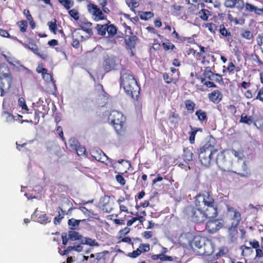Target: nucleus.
Instances as JSON below:
<instances>
[{
	"mask_svg": "<svg viewBox=\"0 0 263 263\" xmlns=\"http://www.w3.org/2000/svg\"><path fill=\"white\" fill-rule=\"evenodd\" d=\"M120 85L127 95L137 101L140 95V88L134 76L129 71H122L120 77Z\"/></svg>",
	"mask_w": 263,
	"mask_h": 263,
	"instance_id": "nucleus-1",
	"label": "nucleus"
},
{
	"mask_svg": "<svg viewBox=\"0 0 263 263\" xmlns=\"http://www.w3.org/2000/svg\"><path fill=\"white\" fill-rule=\"evenodd\" d=\"M195 205L197 208L211 210L212 214H208L211 217H216L218 215L214 199L208 192L204 191L197 195L195 197Z\"/></svg>",
	"mask_w": 263,
	"mask_h": 263,
	"instance_id": "nucleus-2",
	"label": "nucleus"
},
{
	"mask_svg": "<svg viewBox=\"0 0 263 263\" xmlns=\"http://www.w3.org/2000/svg\"><path fill=\"white\" fill-rule=\"evenodd\" d=\"M184 213L191 220L196 223H201L205 221L208 218H211L208 214H211L208 209L205 211L202 208H197L196 206L188 205L184 209Z\"/></svg>",
	"mask_w": 263,
	"mask_h": 263,
	"instance_id": "nucleus-3",
	"label": "nucleus"
},
{
	"mask_svg": "<svg viewBox=\"0 0 263 263\" xmlns=\"http://www.w3.org/2000/svg\"><path fill=\"white\" fill-rule=\"evenodd\" d=\"M0 74L1 96L3 97L5 90H8L11 87L13 77L8 66L5 63H0Z\"/></svg>",
	"mask_w": 263,
	"mask_h": 263,
	"instance_id": "nucleus-4",
	"label": "nucleus"
},
{
	"mask_svg": "<svg viewBox=\"0 0 263 263\" xmlns=\"http://www.w3.org/2000/svg\"><path fill=\"white\" fill-rule=\"evenodd\" d=\"M213 81L219 84L223 83L221 74L213 72L210 66L205 67L201 78V83L208 88H216L217 86Z\"/></svg>",
	"mask_w": 263,
	"mask_h": 263,
	"instance_id": "nucleus-5",
	"label": "nucleus"
},
{
	"mask_svg": "<svg viewBox=\"0 0 263 263\" xmlns=\"http://www.w3.org/2000/svg\"><path fill=\"white\" fill-rule=\"evenodd\" d=\"M218 152L211 144H205L198 150V158L202 165L205 167L211 166L214 155Z\"/></svg>",
	"mask_w": 263,
	"mask_h": 263,
	"instance_id": "nucleus-6",
	"label": "nucleus"
},
{
	"mask_svg": "<svg viewBox=\"0 0 263 263\" xmlns=\"http://www.w3.org/2000/svg\"><path fill=\"white\" fill-rule=\"evenodd\" d=\"M116 133L119 135H124L125 129L126 117L121 112L112 110L108 117Z\"/></svg>",
	"mask_w": 263,
	"mask_h": 263,
	"instance_id": "nucleus-7",
	"label": "nucleus"
},
{
	"mask_svg": "<svg viewBox=\"0 0 263 263\" xmlns=\"http://www.w3.org/2000/svg\"><path fill=\"white\" fill-rule=\"evenodd\" d=\"M193 147L192 146L184 147L183 148V153L182 156V159H179L177 161L176 164L182 168L188 166V162L193 160Z\"/></svg>",
	"mask_w": 263,
	"mask_h": 263,
	"instance_id": "nucleus-8",
	"label": "nucleus"
},
{
	"mask_svg": "<svg viewBox=\"0 0 263 263\" xmlns=\"http://www.w3.org/2000/svg\"><path fill=\"white\" fill-rule=\"evenodd\" d=\"M223 23L222 19L215 15L210 20V22L203 24L202 27L207 28L212 34H215L216 31L220 27L221 25L223 24Z\"/></svg>",
	"mask_w": 263,
	"mask_h": 263,
	"instance_id": "nucleus-9",
	"label": "nucleus"
},
{
	"mask_svg": "<svg viewBox=\"0 0 263 263\" xmlns=\"http://www.w3.org/2000/svg\"><path fill=\"white\" fill-rule=\"evenodd\" d=\"M216 163L218 167L224 172H229L231 171V166L232 163L230 161L226 159L224 152H220L217 155L216 158Z\"/></svg>",
	"mask_w": 263,
	"mask_h": 263,
	"instance_id": "nucleus-10",
	"label": "nucleus"
},
{
	"mask_svg": "<svg viewBox=\"0 0 263 263\" xmlns=\"http://www.w3.org/2000/svg\"><path fill=\"white\" fill-rule=\"evenodd\" d=\"M242 9L247 13V15L253 13L258 16L263 15V6L259 8L248 2L242 3L240 10Z\"/></svg>",
	"mask_w": 263,
	"mask_h": 263,
	"instance_id": "nucleus-11",
	"label": "nucleus"
},
{
	"mask_svg": "<svg viewBox=\"0 0 263 263\" xmlns=\"http://www.w3.org/2000/svg\"><path fill=\"white\" fill-rule=\"evenodd\" d=\"M200 241L198 242L196 241L195 242V246L196 247L199 249L198 253L200 255L209 256L211 255L214 252V248L212 243L209 240L206 242H203L202 245H200Z\"/></svg>",
	"mask_w": 263,
	"mask_h": 263,
	"instance_id": "nucleus-12",
	"label": "nucleus"
},
{
	"mask_svg": "<svg viewBox=\"0 0 263 263\" xmlns=\"http://www.w3.org/2000/svg\"><path fill=\"white\" fill-rule=\"evenodd\" d=\"M87 9L89 13L92 15L95 21L99 22L106 19V16L96 5L90 3L87 5Z\"/></svg>",
	"mask_w": 263,
	"mask_h": 263,
	"instance_id": "nucleus-13",
	"label": "nucleus"
},
{
	"mask_svg": "<svg viewBox=\"0 0 263 263\" xmlns=\"http://www.w3.org/2000/svg\"><path fill=\"white\" fill-rule=\"evenodd\" d=\"M228 216L231 221V224L238 226L241 221V215L239 211L236 209L228 206Z\"/></svg>",
	"mask_w": 263,
	"mask_h": 263,
	"instance_id": "nucleus-14",
	"label": "nucleus"
},
{
	"mask_svg": "<svg viewBox=\"0 0 263 263\" xmlns=\"http://www.w3.org/2000/svg\"><path fill=\"white\" fill-rule=\"evenodd\" d=\"M14 40H17V41L22 44L25 48L30 49L33 53L37 55L40 58L43 60H45L47 56L46 54L43 53H41L40 52V50L37 47V46L34 43L29 42L28 43H23L22 41L17 40L16 37L13 38Z\"/></svg>",
	"mask_w": 263,
	"mask_h": 263,
	"instance_id": "nucleus-15",
	"label": "nucleus"
},
{
	"mask_svg": "<svg viewBox=\"0 0 263 263\" xmlns=\"http://www.w3.org/2000/svg\"><path fill=\"white\" fill-rule=\"evenodd\" d=\"M223 224L218 219L210 220L206 224V230L211 233L213 234L222 228Z\"/></svg>",
	"mask_w": 263,
	"mask_h": 263,
	"instance_id": "nucleus-16",
	"label": "nucleus"
},
{
	"mask_svg": "<svg viewBox=\"0 0 263 263\" xmlns=\"http://www.w3.org/2000/svg\"><path fill=\"white\" fill-rule=\"evenodd\" d=\"M198 46L199 48V51L197 53L196 59L200 61L202 65L209 64L210 62L206 58L210 57V54L206 52V48L201 45H198Z\"/></svg>",
	"mask_w": 263,
	"mask_h": 263,
	"instance_id": "nucleus-17",
	"label": "nucleus"
},
{
	"mask_svg": "<svg viewBox=\"0 0 263 263\" xmlns=\"http://www.w3.org/2000/svg\"><path fill=\"white\" fill-rule=\"evenodd\" d=\"M227 26L228 25L224 22L217 31L221 38H224L228 42L231 43L233 41V36L230 29L226 28Z\"/></svg>",
	"mask_w": 263,
	"mask_h": 263,
	"instance_id": "nucleus-18",
	"label": "nucleus"
},
{
	"mask_svg": "<svg viewBox=\"0 0 263 263\" xmlns=\"http://www.w3.org/2000/svg\"><path fill=\"white\" fill-rule=\"evenodd\" d=\"M208 98L211 102L214 104H218L221 101L223 98V95L220 90L216 89L209 93L208 94Z\"/></svg>",
	"mask_w": 263,
	"mask_h": 263,
	"instance_id": "nucleus-19",
	"label": "nucleus"
},
{
	"mask_svg": "<svg viewBox=\"0 0 263 263\" xmlns=\"http://www.w3.org/2000/svg\"><path fill=\"white\" fill-rule=\"evenodd\" d=\"M79 26L81 28L89 35L93 34V31L92 29V24L89 22L86 18H84L81 19L78 22Z\"/></svg>",
	"mask_w": 263,
	"mask_h": 263,
	"instance_id": "nucleus-20",
	"label": "nucleus"
},
{
	"mask_svg": "<svg viewBox=\"0 0 263 263\" xmlns=\"http://www.w3.org/2000/svg\"><path fill=\"white\" fill-rule=\"evenodd\" d=\"M181 118L179 114L176 111H170L168 115V120L170 123L174 126V128L178 127L179 121Z\"/></svg>",
	"mask_w": 263,
	"mask_h": 263,
	"instance_id": "nucleus-21",
	"label": "nucleus"
},
{
	"mask_svg": "<svg viewBox=\"0 0 263 263\" xmlns=\"http://www.w3.org/2000/svg\"><path fill=\"white\" fill-rule=\"evenodd\" d=\"M92 156L98 161L105 163L107 160L108 157L106 154L101 149L93 151Z\"/></svg>",
	"mask_w": 263,
	"mask_h": 263,
	"instance_id": "nucleus-22",
	"label": "nucleus"
},
{
	"mask_svg": "<svg viewBox=\"0 0 263 263\" xmlns=\"http://www.w3.org/2000/svg\"><path fill=\"white\" fill-rule=\"evenodd\" d=\"M137 40L138 37L136 35H126L124 39L126 48L131 50L135 48Z\"/></svg>",
	"mask_w": 263,
	"mask_h": 263,
	"instance_id": "nucleus-23",
	"label": "nucleus"
},
{
	"mask_svg": "<svg viewBox=\"0 0 263 263\" xmlns=\"http://www.w3.org/2000/svg\"><path fill=\"white\" fill-rule=\"evenodd\" d=\"M243 2V0H225L224 5L227 8L237 7L238 9H240Z\"/></svg>",
	"mask_w": 263,
	"mask_h": 263,
	"instance_id": "nucleus-24",
	"label": "nucleus"
},
{
	"mask_svg": "<svg viewBox=\"0 0 263 263\" xmlns=\"http://www.w3.org/2000/svg\"><path fill=\"white\" fill-rule=\"evenodd\" d=\"M238 227L231 224L228 228V236L232 241L237 239L238 234Z\"/></svg>",
	"mask_w": 263,
	"mask_h": 263,
	"instance_id": "nucleus-25",
	"label": "nucleus"
},
{
	"mask_svg": "<svg viewBox=\"0 0 263 263\" xmlns=\"http://www.w3.org/2000/svg\"><path fill=\"white\" fill-rule=\"evenodd\" d=\"M198 120L201 124L206 123L208 121V116L206 112L201 109L197 110L195 112Z\"/></svg>",
	"mask_w": 263,
	"mask_h": 263,
	"instance_id": "nucleus-26",
	"label": "nucleus"
},
{
	"mask_svg": "<svg viewBox=\"0 0 263 263\" xmlns=\"http://www.w3.org/2000/svg\"><path fill=\"white\" fill-rule=\"evenodd\" d=\"M131 214L136 216L132 217L130 219L127 220L126 223L127 227L131 226L134 223H135L137 220H138L141 224H142L144 220V218L143 217V216L139 215L137 212H136L135 214L133 212H131Z\"/></svg>",
	"mask_w": 263,
	"mask_h": 263,
	"instance_id": "nucleus-27",
	"label": "nucleus"
},
{
	"mask_svg": "<svg viewBox=\"0 0 263 263\" xmlns=\"http://www.w3.org/2000/svg\"><path fill=\"white\" fill-rule=\"evenodd\" d=\"M75 35L76 39H73L71 45L73 48L78 49L80 45L79 41H83L85 40V38L80 32H76Z\"/></svg>",
	"mask_w": 263,
	"mask_h": 263,
	"instance_id": "nucleus-28",
	"label": "nucleus"
},
{
	"mask_svg": "<svg viewBox=\"0 0 263 263\" xmlns=\"http://www.w3.org/2000/svg\"><path fill=\"white\" fill-rule=\"evenodd\" d=\"M68 144L67 148L69 151H74L79 146L80 143L76 138L72 137L69 139Z\"/></svg>",
	"mask_w": 263,
	"mask_h": 263,
	"instance_id": "nucleus-29",
	"label": "nucleus"
},
{
	"mask_svg": "<svg viewBox=\"0 0 263 263\" xmlns=\"http://www.w3.org/2000/svg\"><path fill=\"white\" fill-rule=\"evenodd\" d=\"M81 244L88 245L90 247H98L99 243L95 240L88 237H83Z\"/></svg>",
	"mask_w": 263,
	"mask_h": 263,
	"instance_id": "nucleus-30",
	"label": "nucleus"
},
{
	"mask_svg": "<svg viewBox=\"0 0 263 263\" xmlns=\"http://www.w3.org/2000/svg\"><path fill=\"white\" fill-rule=\"evenodd\" d=\"M114 61L112 59L108 57L104 60V70L106 72L110 71L114 66Z\"/></svg>",
	"mask_w": 263,
	"mask_h": 263,
	"instance_id": "nucleus-31",
	"label": "nucleus"
},
{
	"mask_svg": "<svg viewBox=\"0 0 263 263\" xmlns=\"http://www.w3.org/2000/svg\"><path fill=\"white\" fill-rule=\"evenodd\" d=\"M83 220H77L74 218H71L68 221V224L71 230H75L78 228L81 221H85Z\"/></svg>",
	"mask_w": 263,
	"mask_h": 263,
	"instance_id": "nucleus-32",
	"label": "nucleus"
},
{
	"mask_svg": "<svg viewBox=\"0 0 263 263\" xmlns=\"http://www.w3.org/2000/svg\"><path fill=\"white\" fill-rule=\"evenodd\" d=\"M185 108L190 114H192L194 111L195 104L191 100L187 99L184 101Z\"/></svg>",
	"mask_w": 263,
	"mask_h": 263,
	"instance_id": "nucleus-33",
	"label": "nucleus"
},
{
	"mask_svg": "<svg viewBox=\"0 0 263 263\" xmlns=\"http://www.w3.org/2000/svg\"><path fill=\"white\" fill-rule=\"evenodd\" d=\"M68 236L69 238H70L71 240H79L80 243L83 237L78 232L74 231H70L68 233Z\"/></svg>",
	"mask_w": 263,
	"mask_h": 263,
	"instance_id": "nucleus-34",
	"label": "nucleus"
},
{
	"mask_svg": "<svg viewBox=\"0 0 263 263\" xmlns=\"http://www.w3.org/2000/svg\"><path fill=\"white\" fill-rule=\"evenodd\" d=\"M36 108H35V112L37 114L44 117L45 114L48 111L47 107L45 105H40L36 106Z\"/></svg>",
	"mask_w": 263,
	"mask_h": 263,
	"instance_id": "nucleus-35",
	"label": "nucleus"
},
{
	"mask_svg": "<svg viewBox=\"0 0 263 263\" xmlns=\"http://www.w3.org/2000/svg\"><path fill=\"white\" fill-rule=\"evenodd\" d=\"M199 17L203 21H208L210 16L211 15V12L205 9H202L198 13Z\"/></svg>",
	"mask_w": 263,
	"mask_h": 263,
	"instance_id": "nucleus-36",
	"label": "nucleus"
},
{
	"mask_svg": "<svg viewBox=\"0 0 263 263\" xmlns=\"http://www.w3.org/2000/svg\"><path fill=\"white\" fill-rule=\"evenodd\" d=\"M242 167L243 171L242 172H234V173L237 174L240 177H248L251 175V173L247 167L246 162H243Z\"/></svg>",
	"mask_w": 263,
	"mask_h": 263,
	"instance_id": "nucleus-37",
	"label": "nucleus"
},
{
	"mask_svg": "<svg viewBox=\"0 0 263 263\" xmlns=\"http://www.w3.org/2000/svg\"><path fill=\"white\" fill-rule=\"evenodd\" d=\"M107 22L108 24H107L106 31L108 32V35L109 36H114L117 34V28L115 27V26L113 24L108 25L110 23V22L109 21H107Z\"/></svg>",
	"mask_w": 263,
	"mask_h": 263,
	"instance_id": "nucleus-38",
	"label": "nucleus"
},
{
	"mask_svg": "<svg viewBox=\"0 0 263 263\" xmlns=\"http://www.w3.org/2000/svg\"><path fill=\"white\" fill-rule=\"evenodd\" d=\"M59 3L66 10H69L74 5L73 0H58Z\"/></svg>",
	"mask_w": 263,
	"mask_h": 263,
	"instance_id": "nucleus-39",
	"label": "nucleus"
},
{
	"mask_svg": "<svg viewBox=\"0 0 263 263\" xmlns=\"http://www.w3.org/2000/svg\"><path fill=\"white\" fill-rule=\"evenodd\" d=\"M192 130L189 133L190 137H189V141L190 143L193 144L195 142V136L197 133L198 131L202 132V129L200 128H193L191 126H190Z\"/></svg>",
	"mask_w": 263,
	"mask_h": 263,
	"instance_id": "nucleus-40",
	"label": "nucleus"
},
{
	"mask_svg": "<svg viewBox=\"0 0 263 263\" xmlns=\"http://www.w3.org/2000/svg\"><path fill=\"white\" fill-rule=\"evenodd\" d=\"M239 122L250 125L253 122V117L251 116H248L244 113L242 114Z\"/></svg>",
	"mask_w": 263,
	"mask_h": 263,
	"instance_id": "nucleus-41",
	"label": "nucleus"
},
{
	"mask_svg": "<svg viewBox=\"0 0 263 263\" xmlns=\"http://www.w3.org/2000/svg\"><path fill=\"white\" fill-rule=\"evenodd\" d=\"M106 27L107 24L104 25L97 24L95 29L97 30V33L99 35L104 36L106 33Z\"/></svg>",
	"mask_w": 263,
	"mask_h": 263,
	"instance_id": "nucleus-42",
	"label": "nucleus"
},
{
	"mask_svg": "<svg viewBox=\"0 0 263 263\" xmlns=\"http://www.w3.org/2000/svg\"><path fill=\"white\" fill-rule=\"evenodd\" d=\"M47 25L49 27L50 31L51 32H52L54 34H57L58 27L56 19L53 18L51 21L48 22Z\"/></svg>",
	"mask_w": 263,
	"mask_h": 263,
	"instance_id": "nucleus-43",
	"label": "nucleus"
},
{
	"mask_svg": "<svg viewBox=\"0 0 263 263\" xmlns=\"http://www.w3.org/2000/svg\"><path fill=\"white\" fill-rule=\"evenodd\" d=\"M126 4L130 8L132 11H135V8H137L139 4L137 0H125Z\"/></svg>",
	"mask_w": 263,
	"mask_h": 263,
	"instance_id": "nucleus-44",
	"label": "nucleus"
},
{
	"mask_svg": "<svg viewBox=\"0 0 263 263\" xmlns=\"http://www.w3.org/2000/svg\"><path fill=\"white\" fill-rule=\"evenodd\" d=\"M228 17L230 21L233 22L235 25H243L245 23V19L243 17L234 18L231 15H229Z\"/></svg>",
	"mask_w": 263,
	"mask_h": 263,
	"instance_id": "nucleus-45",
	"label": "nucleus"
},
{
	"mask_svg": "<svg viewBox=\"0 0 263 263\" xmlns=\"http://www.w3.org/2000/svg\"><path fill=\"white\" fill-rule=\"evenodd\" d=\"M17 25L20 27L22 33H25L27 31L28 23L27 21L22 20L17 23Z\"/></svg>",
	"mask_w": 263,
	"mask_h": 263,
	"instance_id": "nucleus-46",
	"label": "nucleus"
},
{
	"mask_svg": "<svg viewBox=\"0 0 263 263\" xmlns=\"http://www.w3.org/2000/svg\"><path fill=\"white\" fill-rule=\"evenodd\" d=\"M240 35L242 37L248 40L252 39L253 37V33L248 30H242Z\"/></svg>",
	"mask_w": 263,
	"mask_h": 263,
	"instance_id": "nucleus-47",
	"label": "nucleus"
},
{
	"mask_svg": "<svg viewBox=\"0 0 263 263\" xmlns=\"http://www.w3.org/2000/svg\"><path fill=\"white\" fill-rule=\"evenodd\" d=\"M183 8V6L175 4L172 6V11L176 15H179L181 14V11Z\"/></svg>",
	"mask_w": 263,
	"mask_h": 263,
	"instance_id": "nucleus-48",
	"label": "nucleus"
},
{
	"mask_svg": "<svg viewBox=\"0 0 263 263\" xmlns=\"http://www.w3.org/2000/svg\"><path fill=\"white\" fill-rule=\"evenodd\" d=\"M37 221L41 223H46L49 222L48 217L46 214L41 213L37 217Z\"/></svg>",
	"mask_w": 263,
	"mask_h": 263,
	"instance_id": "nucleus-49",
	"label": "nucleus"
},
{
	"mask_svg": "<svg viewBox=\"0 0 263 263\" xmlns=\"http://www.w3.org/2000/svg\"><path fill=\"white\" fill-rule=\"evenodd\" d=\"M162 47H163V49L165 51H167L169 50H173L176 49L175 46L173 43H171L169 41L168 42L162 43Z\"/></svg>",
	"mask_w": 263,
	"mask_h": 263,
	"instance_id": "nucleus-50",
	"label": "nucleus"
},
{
	"mask_svg": "<svg viewBox=\"0 0 263 263\" xmlns=\"http://www.w3.org/2000/svg\"><path fill=\"white\" fill-rule=\"evenodd\" d=\"M154 16V14L153 12L148 11V12H143L140 15V17L142 20L147 21L149 18L153 17Z\"/></svg>",
	"mask_w": 263,
	"mask_h": 263,
	"instance_id": "nucleus-51",
	"label": "nucleus"
},
{
	"mask_svg": "<svg viewBox=\"0 0 263 263\" xmlns=\"http://www.w3.org/2000/svg\"><path fill=\"white\" fill-rule=\"evenodd\" d=\"M171 36L172 38L177 39V41L179 42H184V39L183 38V36H180L178 32H176L175 28H173V31L172 33Z\"/></svg>",
	"mask_w": 263,
	"mask_h": 263,
	"instance_id": "nucleus-52",
	"label": "nucleus"
},
{
	"mask_svg": "<svg viewBox=\"0 0 263 263\" xmlns=\"http://www.w3.org/2000/svg\"><path fill=\"white\" fill-rule=\"evenodd\" d=\"M68 13L70 16L72 17L75 21H78L79 19V13L77 10L75 9H72L71 10H69L68 11Z\"/></svg>",
	"mask_w": 263,
	"mask_h": 263,
	"instance_id": "nucleus-53",
	"label": "nucleus"
},
{
	"mask_svg": "<svg viewBox=\"0 0 263 263\" xmlns=\"http://www.w3.org/2000/svg\"><path fill=\"white\" fill-rule=\"evenodd\" d=\"M228 253V250L226 248H220L218 252L216 253V256L217 258L225 256Z\"/></svg>",
	"mask_w": 263,
	"mask_h": 263,
	"instance_id": "nucleus-54",
	"label": "nucleus"
},
{
	"mask_svg": "<svg viewBox=\"0 0 263 263\" xmlns=\"http://www.w3.org/2000/svg\"><path fill=\"white\" fill-rule=\"evenodd\" d=\"M74 151L77 153L78 156H82L85 154L86 149L84 146L81 145L80 144Z\"/></svg>",
	"mask_w": 263,
	"mask_h": 263,
	"instance_id": "nucleus-55",
	"label": "nucleus"
},
{
	"mask_svg": "<svg viewBox=\"0 0 263 263\" xmlns=\"http://www.w3.org/2000/svg\"><path fill=\"white\" fill-rule=\"evenodd\" d=\"M257 45L261 50L263 45V33H259L256 37Z\"/></svg>",
	"mask_w": 263,
	"mask_h": 263,
	"instance_id": "nucleus-56",
	"label": "nucleus"
},
{
	"mask_svg": "<svg viewBox=\"0 0 263 263\" xmlns=\"http://www.w3.org/2000/svg\"><path fill=\"white\" fill-rule=\"evenodd\" d=\"M142 253L141 250L140 248H137L136 250L133 251L131 253H129L128 256L131 258H136L139 256Z\"/></svg>",
	"mask_w": 263,
	"mask_h": 263,
	"instance_id": "nucleus-57",
	"label": "nucleus"
},
{
	"mask_svg": "<svg viewBox=\"0 0 263 263\" xmlns=\"http://www.w3.org/2000/svg\"><path fill=\"white\" fill-rule=\"evenodd\" d=\"M18 103L19 106L22 107V109H24L26 111L29 110V109H28L27 105L26 104V102H25L24 98H19Z\"/></svg>",
	"mask_w": 263,
	"mask_h": 263,
	"instance_id": "nucleus-58",
	"label": "nucleus"
},
{
	"mask_svg": "<svg viewBox=\"0 0 263 263\" xmlns=\"http://www.w3.org/2000/svg\"><path fill=\"white\" fill-rule=\"evenodd\" d=\"M139 248L141 250L142 253H144L149 251L150 246L148 243H140Z\"/></svg>",
	"mask_w": 263,
	"mask_h": 263,
	"instance_id": "nucleus-59",
	"label": "nucleus"
},
{
	"mask_svg": "<svg viewBox=\"0 0 263 263\" xmlns=\"http://www.w3.org/2000/svg\"><path fill=\"white\" fill-rule=\"evenodd\" d=\"M62 244L63 246H61V248H65V246L67 244L68 241L70 238H69V236L67 235V233H62Z\"/></svg>",
	"mask_w": 263,
	"mask_h": 263,
	"instance_id": "nucleus-60",
	"label": "nucleus"
},
{
	"mask_svg": "<svg viewBox=\"0 0 263 263\" xmlns=\"http://www.w3.org/2000/svg\"><path fill=\"white\" fill-rule=\"evenodd\" d=\"M235 69V65L233 63V62H230L229 63L228 67L227 68V70L229 72L230 74H233L234 73V71Z\"/></svg>",
	"mask_w": 263,
	"mask_h": 263,
	"instance_id": "nucleus-61",
	"label": "nucleus"
},
{
	"mask_svg": "<svg viewBox=\"0 0 263 263\" xmlns=\"http://www.w3.org/2000/svg\"><path fill=\"white\" fill-rule=\"evenodd\" d=\"M117 181L121 185L123 186L126 183V180L120 174H118L116 176Z\"/></svg>",
	"mask_w": 263,
	"mask_h": 263,
	"instance_id": "nucleus-62",
	"label": "nucleus"
},
{
	"mask_svg": "<svg viewBox=\"0 0 263 263\" xmlns=\"http://www.w3.org/2000/svg\"><path fill=\"white\" fill-rule=\"evenodd\" d=\"M256 100H258L263 103V87L259 89L257 95L255 97Z\"/></svg>",
	"mask_w": 263,
	"mask_h": 263,
	"instance_id": "nucleus-63",
	"label": "nucleus"
},
{
	"mask_svg": "<svg viewBox=\"0 0 263 263\" xmlns=\"http://www.w3.org/2000/svg\"><path fill=\"white\" fill-rule=\"evenodd\" d=\"M227 108L229 110V112L234 116L237 112L236 107L234 105H229L227 106Z\"/></svg>",
	"mask_w": 263,
	"mask_h": 263,
	"instance_id": "nucleus-64",
	"label": "nucleus"
}]
</instances>
